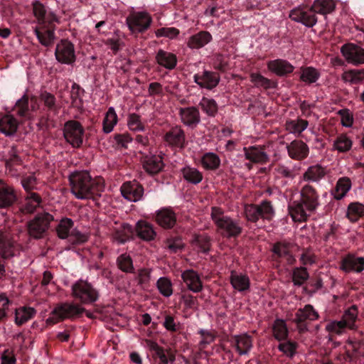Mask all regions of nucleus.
<instances>
[{
    "label": "nucleus",
    "instance_id": "obj_23",
    "mask_svg": "<svg viewBox=\"0 0 364 364\" xmlns=\"http://www.w3.org/2000/svg\"><path fill=\"white\" fill-rule=\"evenodd\" d=\"M156 220L164 228H173L176 223V215L170 208H163L156 212Z\"/></svg>",
    "mask_w": 364,
    "mask_h": 364
},
{
    "label": "nucleus",
    "instance_id": "obj_29",
    "mask_svg": "<svg viewBox=\"0 0 364 364\" xmlns=\"http://www.w3.org/2000/svg\"><path fill=\"white\" fill-rule=\"evenodd\" d=\"M212 40V36L208 31H200L191 36L187 46L191 49H199L204 47Z\"/></svg>",
    "mask_w": 364,
    "mask_h": 364
},
{
    "label": "nucleus",
    "instance_id": "obj_10",
    "mask_svg": "<svg viewBox=\"0 0 364 364\" xmlns=\"http://www.w3.org/2000/svg\"><path fill=\"white\" fill-rule=\"evenodd\" d=\"M56 60L63 64L71 65L76 59L74 45L68 40H61L56 46Z\"/></svg>",
    "mask_w": 364,
    "mask_h": 364
},
{
    "label": "nucleus",
    "instance_id": "obj_26",
    "mask_svg": "<svg viewBox=\"0 0 364 364\" xmlns=\"http://www.w3.org/2000/svg\"><path fill=\"white\" fill-rule=\"evenodd\" d=\"M136 232L137 236L144 241L154 240L156 232L153 225L144 220H139L136 225Z\"/></svg>",
    "mask_w": 364,
    "mask_h": 364
},
{
    "label": "nucleus",
    "instance_id": "obj_37",
    "mask_svg": "<svg viewBox=\"0 0 364 364\" xmlns=\"http://www.w3.org/2000/svg\"><path fill=\"white\" fill-rule=\"evenodd\" d=\"M326 174L324 168L318 164L309 166L303 173L302 178L305 181L318 182Z\"/></svg>",
    "mask_w": 364,
    "mask_h": 364
},
{
    "label": "nucleus",
    "instance_id": "obj_63",
    "mask_svg": "<svg viewBox=\"0 0 364 364\" xmlns=\"http://www.w3.org/2000/svg\"><path fill=\"white\" fill-rule=\"evenodd\" d=\"M119 268L125 272H132L134 269L132 259L127 254H122L117 258Z\"/></svg>",
    "mask_w": 364,
    "mask_h": 364
},
{
    "label": "nucleus",
    "instance_id": "obj_54",
    "mask_svg": "<svg viewBox=\"0 0 364 364\" xmlns=\"http://www.w3.org/2000/svg\"><path fill=\"white\" fill-rule=\"evenodd\" d=\"M199 106L209 117H214L218 112V104L213 99L203 97L199 102Z\"/></svg>",
    "mask_w": 364,
    "mask_h": 364
},
{
    "label": "nucleus",
    "instance_id": "obj_32",
    "mask_svg": "<svg viewBox=\"0 0 364 364\" xmlns=\"http://www.w3.org/2000/svg\"><path fill=\"white\" fill-rule=\"evenodd\" d=\"M309 122L303 119H289L285 123L286 130L295 136H300L301 133L307 129Z\"/></svg>",
    "mask_w": 364,
    "mask_h": 364
},
{
    "label": "nucleus",
    "instance_id": "obj_21",
    "mask_svg": "<svg viewBox=\"0 0 364 364\" xmlns=\"http://www.w3.org/2000/svg\"><path fill=\"white\" fill-rule=\"evenodd\" d=\"M179 114L181 122L190 127H195L200 121L199 111L194 107L181 108Z\"/></svg>",
    "mask_w": 364,
    "mask_h": 364
},
{
    "label": "nucleus",
    "instance_id": "obj_49",
    "mask_svg": "<svg viewBox=\"0 0 364 364\" xmlns=\"http://www.w3.org/2000/svg\"><path fill=\"white\" fill-rule=\"evenodd\" d=\"M73 225L74 223L72 219L68 218H63L56 228L58 237L61 239H68Z\"/></svg>",
    "mask_w": 364,
    "mask_h": 364
},
{
    "label": "nucleus",
    "instance_id": "obj_51",
    "mask_svg": "<svg viewBox=\"0 0 364 364\" xmlns=\"http://www.w3.org/2000/svg\"><path fill=\"white\" fill-rule=\"evenodd\" d=\"M132 227L129 224L124 223L119 229L116 230L114 237L119 243H124L132 237Z\"/></svg>",
    "mask_w": 364,
    "mask_h": 364
},
{
    "label": "nucleus",
    "instance_id": "obj_43",
    "mask_svg": "<svg viewBox=\"0 0 364 364\" xmlns=\"http://www.w3.org/2000/svg\"><path fill=\"white\" fill-rule=\"evenodd\" d=\"M36 310L32 307H20L16 309L15 322L20 326L32 318L36 314Z\"/></svg>",
    "mask_w": 364,
    "mask_h": 364
},
{
    "label": "nucleus",
    "instance_id": "obj_50",
    "mask_svg": "<svg viewBox=\"0 0 364 364\" xmlns=\"http://www.w3.org/2000/svg\"><path fill=\"white\" fill-rule=\"evenodd\" d=\"M146 347L151 351L155 353L156 355L159 358V364H168V360L162 347L152 340H145Z\"/></svg>",
    "mask_w": 364,
    "mask_h": 364
},
{
    "label": "nucleus",
    "instance_id": "obj_9",
    "mask_svg": "<svg viewBox=\"0 0 364 364\" xmlns=\"http://www.w3.org/2000/svg\"><path fill=\"white\" fill-rule=\"evenodd\" d=\"M289 18L296 22L301 23L306 27H313L317 23V17L311 7L299 6L293 9Z\"/></svg>",
    "mask_w": 364,
    "mask_h": 364
},
{
    "label": "nucleus",
    "instance_id": "obj_41",
    "mask_svg": "<svg viewBox=\"0 0 364 364\" xmlns=\"http://www.w3.org/2000/svg\"><path fill=\"white\" fill-rule=\"evenodd\" d=\"M200 163L204 169L213 171L220 167V159L213 152H207L202 156Z\"/></svg>",
    "mask_w": 364,
    "mask_h": 364
},
{
    "label": "nucleus",
    "instance_id": "obj_24",
    "mask_svg": "<svg viewBox=\"0 0 364 364\" xmlns=\"http://www.w3.org/2000/svg\"><path fill=\"white\" fill-rule=\"evenodd\" d=\"M244 154L246 159L254 163L265 164L269 161V156L262 147H245Z\"/></svg>",
    "mask_w": 364,
    "mask_h": 364
},
{
    "label": "nucleus",
    "instance_id": "obj_39",
    "mask_svg": "<svg viewBox=\"0 0 364 364\" xmlns=\"http://www.w3.org/2000/svg\"><path fill=\"white\" fill-rule=\"evenodd\" d=\"M358 308L355 305H353L344 311L341 320L348 329L355 330L357 328L355 322L358 319Z\"/></svg>",
    "mask_w": 364,
    "mask_h": 364
},
{
    "label": "nucleus",
    "instance_id": "obj_16",
    "mask_svg": "<svg viewBox=\"0 0 364 364\" xmlns=\"http://www.w3.org/2000/svg\"><path fill=\"white\" fill-rule=\"evenodd\" d=\"M181 278L188 290L198 293L203 289V282L198 274L193 269H186L181 273Z\"/></svg>",
    "mask_w": 364,
    "mask_h": 364
},
{
    "label": "nucleus",
    "instance_id": "obj_3",
    "mask_svg": "<svg viewBox=\"0 0 364 364\" xmlns=\"http://www.w3.org/2000/svg\"><path fill=\"white\" fill-rule=\"evenodd\" d=\"M211 218L217 226L219 233L225 237H235L242 232L240 223L228 215L217 207L212 208Z\"/></svg>",
    "mask_w": 364,
    "mask_h": 364
},
{
    "label": "nucleus",
    "instance_id": "obj_18",
    "mask_svg": "<svg viewBox=\"0 0 364 364\" xmlns=\"http://www.w3.org/2000/svg\"><path fill=\"white\" fill-rule=\"evenodd\" d=\"M194 81L200 87L211 90L218 85L220 77L215 73L204 71L202 75H195Z\"/></svg>",
    "mask_w": 364,
    "mask_h": 364
},
{
    "label": "nucleus",
    "instance_id": "obj_55",
    "mask_svg": "<svg viewBox=\"0 0 364 364\" xmlns=\"http://www.w3.org/2000/svg\"><path fill=\"white\" fill-rule=\"evenodd\" d=\"M156 287L160 294L165 297H169L173 294L172 282L167 277H160L156 282Z\"/></svg>",
    "mask_w": 364,
    "mask_h": 364
},
{
    "label": "nucleus",
    "instance_id": "obj_56",
    "mask_svg": "<svg viewBox=\"0 0 364 364\" xmlns=\"http://www.w3.org/2000/svg\"><path fill=\"white\" fill-rule=\"evenodd\" d=\"M320 73L314 68L306 67L301 69L300 78L306 83H314L319 78Z\"/></svg>",
    "mask_w": 364,
    "mask_h": 364
},
{
    "label": "nucleus",
    "instance_id": "obj_52",
    "mask_svg": "<svg viewBox=\"0 0 364 364\" xmlns=\"http://www.w3.org/2000/svg\"><path fill=\"white\" fill-rule=\"evenodd\" d=\"M273 173L276 178H287L292 180L296 176V172L294 170L289 166L284 164H277L273 170Z\"/></svg>",
    "mask_w": 364,
    "mask_h": 364
},
{
    "label": "nucleus",
    "instance_id": "obj_60",
    "mask_svg": "<svg viewBox=\"0 0 364 364\" xmlns=\"http://www.w3.org/2000/svg\"><path fill=\"white\" fill-rule=\"evenodd\" d=\"M289 248L290 245L289 243L278 242L274 245L272 252L280 257H287L288 260L291 262L293 258L291 255H289Z\"/></svg>",
    "mask_w": 364,
    "mask_h": 364
},
{
    "label": "nucleus",
    "instance_id": "obj_61",
    "mask_svg": "<svg viewBox=\"0 0 364 364\" xmlns=\"http://www.w3.org/2000/svg\"><path fill=\"white\" fill-rule=\"evenodd\" d=\"M309 278V273L304 267H296L292 273V280L294 285H302Z\"/></svg>",
    "mask_w": 364,
    "mask_h": 364
},
{
    "label": "nucleus",
    "instance_id": "obj_59",
    "mask_svg": "<svg viewBox=\"0 0 364 364\" xmlns=\"http://www.w3.org/2000/svg\"><path fill=\"white\" fill-rule=\"evenodd\" d=\"M41 100L48 110L53 112L55 114L58 113L59 108L56 105L55 97L53 95L48 92H43L41 95Z\"/></svg>",
    "mask_w": 364,
    "mask_h": 364
},
{
    "label": "nucleus",
    "instance_id": "obj_28",
    "mask_svg": "<svg viewBox=\"0 0 364 364\" xmlns=\"http://www.w3.org/2000/svg\"><path fill=\"white\" fill-rule=\"evenodd\" d=\"M143 167L150 174L158 173L164 167L162 157L156 155L146 156L143 161Z\"/></svg>",
    "mask_w": 364,
    "mask_h": 364
},
{
    "label": "nucleus",
    "instance_id": "obj_1",
    "mask_svg": "<svg viewBox=\"0 0 364 364\" xmlns=\"http://www.w3.org/2000/svg\"><path fill=\"white\" fill-rule=\"evenodd\" d=\"M320 206L319 194L315 187L304 185L300 190V199L290 202L289 213L294 222H306Z\"/></svg>",
    "mask_w": 364,
    "mask_h": 364
},
{
    "label": "nucleus",
    "instance_id": "obj_25",
    "mask_svg": "<svg viewBox=\"0 0 364 364\" xmlns=\"http://www.w3.org/2000/svg\"><path fill=\"white\" fill-rule=\"evenodd\" d=\"M230 282L232 288L240 292H243L250 289V281L247 275L232 271Z\"/></svg>",
    "mask_w": 364,
    "mask_h": 364
},
{
    "label": "nucleus",
    "instance_id": "obj_45",
    "mask_svg": "<svg viewBox=\"0 0 364 364\" xmlns=\"http://www.w3.org/2000/svg\"><path fill=\"white\" fill-rule=\"evenodd\" d=\"M347 328L341 320L330 321L325 326V330L329 333L328 341L332 340L333 335L341 336L345 333Z\"/></svg>",
    "mask_w": 364,
    "mask_h": 364
},
{
    "label": "nucleus",
    "instance_id": "obj_48",
    "mask_svg": "<svg viewBox=\"0 0 364 364\" xmlns=\"http://www.w3.org/2000/svg\"><path fill=\"white\" fill-rule=\"evenodd\" d=\"M363 215H364L363 204L354 202L348 205L346 216L351 222H356Z\"/></svg>",
    "mask_w": 364,
    "mask_h": 364
},
{
    "label": "nucleus",
    "instance_id": "obj_8",
    "mask_svg": "<svg viewBox=\"0 0 364 364\" xmlns=\"http://www.w3.org/2000/svg\"><path fill=\"white\" fill-rule=\"evenodd\" d=\"M126 22L132 33H143L149 28L152 18L146 11H136L130 14Z\"/></svg>",
    "mask_w": 364,
    "mask_h": 364
},
{
    "label": "nucleus",
    "instance_id": "obj_27",
    "mask_svg": "<svg viewBox=\"0 0 364 364\" xmlns=\"http://www.w3.org/2000/svg\"><path fill=\"white\" fill-rule=\"evenodd\" d=\"M353 146V140L347 134H338L333 141L332 151L338 153H346Z\"/></svg>",
    "mask_w": 364,
    "mask_h": 364
},
{
    "label": "nucleus",
    "instance_id": "obj_38",
    "mask_svg": "<svg viewBox=\"0 0 364 364\" xmlns=\"http://www.w3.org/2000/svg\"><path fill=\"white\" fill-rule=\"evenodd\" d=\"M236 350L240 355L247 354L252 347V338L247 334H241L235 336Z\"/></svg>",
    "mask_w": 364,
    "mask_h": 364
},
{
    "label": "nucleus",
    "instance_id": "obj_53",
    "mask_svg": "<svg viewBox=\"0 0 364 364\" xmlns=\"http://www.w3.org/2000/svg\"><path fill=\"white\" fill-rule=\"evenodd\" d=\"M193 245L198 252L206 253L210 247V237L205 234L197 235L193 240Z\"/></svg>",
    "mask_w": 364,
    "mask_h": 364
},
{
    "label": "nucleus",
    "instance_id": "obj_17",
    "mask_svg": "<svg viewBox=\"0 0 364 364\" xmlns=\"http://www.w3.org/2000/svg\"><path fill=\"white\" fill-rule=\"evenodd\" d=\"M267 66L270 72L278 76H284L291 73L294 69V67L290 63L280 58L268 61Z\"/></svg>",
    "mask_w": 364,
    "mask_h": 364
},
{
    "label": "nucleus",
    "instance_id": "obj_14",
    "mask_svg": "<svg viewBox=\"0 0 364 364\" xmlns=\"http://www.w3.org/2000/svg\"><path fill=\"white\" fill-rule=\"evenodd\" d=\"M289 156L297 161L305 159L309 154L308 145L301 140L295 139L287 145Z\"/></svg>",
    "mask_w": 364,
    "mask_h": 364
},
{
    "label": "nucleus",
    "instance_id": "obj_22",
    "mask_svg": "<svg viewBox=\"0 0 364 364\" xmlns=\"http://www.w3.org/2000/svg\"><path fill=\"white\" fill-rule=\"evenodd\" d=\"M34 33L39 42L45 46H50L55 38L54 28H53L52 24H44L36 26L34 28Z\"/></svg>",
    "mask_w": 364,
    "mask_h": 364
},
{
    "label": "nucleus",
    "instance_id": "obj_12",
    "mask_svg": "<svg viewBox=\"0 0 364 364\" xmlns=\"http://www.w3.org/2000/svg\"><path fill=\"white\" fill-rule=\"evenodd\" d=\"M33 12L39 25H50L58 21L56 15L53 11L48 10L44 5L38 1H36L33 3Z\"/></svg>",
    "mask_w": 364,
    "mask_h": 364
},
{
    "label": "nucleus",
    "instance_id": "obj_31",
    "mask_svg": "<svg viewBox=\"0 0 364 364\" xmlns=\"http://www.w3.org/2000/svg\"><path fill=\"white\" fill-rule=\"evenodd\" d=\"M156 60L159 65L168 70L173 69L177 63V58L174 54L162 49L158 50Z\"/></svg>",
    "mask_w": 364,
    "mask_h": 364
},
{
    "label": "nucleus",
    "instance_id": "obj_40",
    "mask_svg": "<svg viewBox=\"0 0 364 364\" xmlns=\"http://www.w3.org/2000/svg\"><path fill=\"white\" fill-rule=\"evenodd\" d=\"M272 334L279 341H285L289 335V330L284 320L277 318L272 324Z\"/></svg>",
    "mask_w": 364,
    "mask_h": 364
},
{
    "label": "nucleus",
    "instance_id": "obj_47",
    "mask_svg": "<svg viewBox=\"0 0 364 364\" xmlns=\"http://www.w3.org/2000/svg\"><path fill=\"white\" fill-rule=\"evenodd\" d=\"M342 78L345 82L350 84L361 83L364 81V68L346 71L343 74Z\"/></svg>",
    "mask_w": 364,
    "mask_h": 364
},
{
    "label": "nucleus",
    "instance_id": "obj_46",
    "mask_svg": "<svg viewBox=\"0 0 364 364\" xmlns=\"http://www.w3.org/2000/svg\"><path fill=\"white\" fill-rule=\"evenodd\" d=\"M41 203V198L38 194L29 193L26 198L22 210L26 213H32L40 205Z\"/></svg>",
    "mask_w": 364,
    "mask_h": 364
},
{
    "label": "nucleus",
    "instance_id": "obj_35",
    "mask_svg": "<svg viewBox=\"0 0 364 364\" xmlns=\"http://www.w3.org/2000/svg\"><path fill=\"white\" fill-rule=\"evenodd\" d=\"M181 174L186 181L194 185L200 183L203 178L202 172L191 166H184L181 169Z\"/></svg>",
    "mask_w": 364,
    "mask_h": 364
},
{
    "label": "nucleus",
    "instance_id": "obj_30",
    "mask_svg": "<svg viewBox=\"0 0 364 364\" xmlns=\"http://www.w3.org/2000/svg\"><path fill=\"white\" fill-rule=\"evenodd\" d=\"M318 318V312L311 305L307 304L304 308H301L297 310L294 322L299 324L306 321H316Z\"/></svg>",
    "mask_w": 364,
    "mask_h": 364
},
{
    "label": "nucleus",
    "instance_id": "obj_4",
    "mask_svg": "<svg viewBox=\"0 0 364 364\" xmlns=\"http://www.w3.org/2000/svg\"><path fill=\"white\" fill-rule=\"evenodd\" d=\"M85 311V309L80 304L75 303H63L57 306L47 318L48 324H55L67 318L77 317Z\"/></svg>",
    "mask_w": 364,
    "mask_h": 364
},
{
    "label": "nucleus",
    "instance_id": "obj_64",
    "mask_svg": "<svg viewBox=\"0 0 364 364\" xmlns=\"http://www.w3.org/2000/svg\"><path fill=\"white\" fill-rule=\"evenodd\" d=\"M259 207L257 205L250 204L245 207V214L247 220L250 222H257L261 218Z\"/></svg>",
    "mask_w": 364,
    "mask_h": 364
},
{
    "label": "nucleus",
    "instance_id": "obj_42",
    "mask_svg": "<svg viewBox=\"0 0 364 364\" xmlns=\"http://www.w3.org/2000/svg\"><path fill=\"white\" fill-rule=\"evenodd\" d=\"M118 117L114 107H110L106 112L102 122V130L105 133L109 134L114 129L117 124Z\"/></svg>",
    "mask_w": 364,
    "mask_h": 364
},
{
    "label": "nucleus",
    "instance_id": "obj_62",
    "mask_svg": "<svg viewBox=\"0 0 364 364\" xmlns=\"http://www.w3.org/2000/svg\"><path fill=\"white\" fill-rule=\"evenodd\" d=\"M15 112L20 117L28 116V97L26 95L17 100L15 106Z\"/></svg>",
    "mask_w": 364,
    "mask_h": 364
},
{
    "label": "nucleus",
    "instance_id": "obj_2",
    "mask_svg": "<svg viewBox=\"0 0 364 364\" xmlns=\"http://www.w3.org/2000/svg\"><path fill=\"white\" fill-rule=\"evenodd\" d=\"M71 193L80 200L100 196L103 186L100 179L92 178L87 171H76L69 175Z\"/></svg>",
    "mask_w": 364,
    "mask_h": 364
},
{
    "label": "nucleus",
    "instance_id": "obj_20",
    "mask_svg": "<svg viewBox=\"0 0 364 364\" xmlns=\"http://www.w3.org/2000/svg\"><path fill=\"white\" fill-rule=\"evenodd\" d=\"M341 268L347 272H361L364 269V257L348 255L342 259Z\"/></svg>",
    "mask_w": 364,
    "mask_h": 364
},
{
    "label": "nucleus",
    "instance_id": "obj_19",
    "mask_svg": "<svg viewBox=\"0 0 364 364\" xmlns=\"http://www.w3.org/2000/svg\"><path fill=\"white\" fill-rule=\"evenodd\" d=\"M16 200V195L13 187L0 180V208L12 205Z\"/></svg>",
    "mask_w": 364,
    "mask_h": 364
},
{
    "label": "nucleus",
    "instance_id": "obj_5",
    "mask_svg": "<svg viewBox=\"0 0 364 364\" xmlns=\"http://www.w3.org/2000/svg\"><path fill=\"white\" fill-rule=\"evenodd\" d=\"M72 295L82 304H90L99 298V292L90 284L80 280L72 286Z\"/></svg>",
    "mask_w": 364,
    "mask_h": 364
},
{
    "label": "nucleus",
    "instance_id": "obj_11",
    "mask_svg": "<svg viewBox=\"0 0 364 364\" xmlns=\"http://www.w3.org/2000/svg\"><path fill=\"white\" fill-rule=\"evenodd\" d=\"M345 60L350 64L358 65L364 64V48L354 43H346L341 48Z\"/></svg>",
    "mask_w": 364,
    "mask_h": 364
},
{
    "label": "nucleus",
    "instance_id": "obj_6",
    "mask_svg": "<svg viewBox=\"0 0 364 364\" xmlns=\"http://www.w3.org/2000/svg\"><path fill=\"white\" fill-rule=\"evenodd\" d=\"M85 130L82 124L75 120H69L64 124L63 136L73 147H80L83 141Z\"/></svg>",
    "mask_w": 364,
    "mask_h": 364
},
{
    "label": "nucleus",
    "instance_id": "obj_13",
    "mask_svg": "<svg viewBox=\"0 0 364 364\" xmlns=\"http://www.w3.org/2000/svg\"><path fill=\"white\" fill-rule=\"evenodd\" d=\"M122 196L132 202H136L141 199L144 194L142 186L136 181L123 183L121 187Z\"/></svg>",
    "mask_w": 364,
    "mask_h": 364
},
{
    "label": "nucleus",
    "instance_id": "obj_36",
    "mask_svg": "<svg viewBox=\"0 0 364 364\" xmlns=\"http://www.w3.org/2000/svg\"><path fill=\"white\" fill-rule=\"evenodd\" d=\"M311 8L315 14L326 15L334 11L336 3L333 0H314Z\"/></svg>",
    "mask_w": 364,
    "mask_h": 364
},
{
    "label": "nucleus",
    "instance_id": "obj_34",
    "mask_svg": "<svg viewBox=\"0 0 364 364\" xmlns=\"http://www.w3.org/2000/svg\"><path fill=\"white\" fill-rule=\"evenodd\" d=\"M352 186L351 181L348 177L340 178L335 186L334 190L332 191V195L336 200L343 198L347 193L350 190Z\"/></svg>",
    "mask_w": 364,
    "mask_h": 364
},
{
    "label": "nucleus",
    "instance_id": "obj_7",
    "mask_svg": "<svg viewBox=\"0 0 364 364\" xmlns=\"http://www.w3.org/2000/svg\"><path fill=\"white\" fill-rule=\"evenodd\" d=\"M53 220V215L48 213L37 215L35 218L28 224L29 235L35 239L41 238L48 230L50 223Z\"/></svg>",
    "mask_w": 364,
    "mask_h": 364
},
{
    "label": "nucleus",
    "instance_id": "obj_58",
    "mask_svg": "<svg viewBox=\"0 0 364 364\" xmlns=\"http://www.w3.org/2000/svg\"><path fill=\"white\" fill-rule=\"evenodd\" d=\"M250 80L257 87L268 89L274 87V82L259 73H252Z\"/></svg>",
    "mask_w": 364,
    "mask_h": 364
},
{
    "label": "nucleus",
    "instance_id": "obj_33",
    "mask_svg": "<svg viewBox=\"0 0 364 364\" xmlns=\"http://www.w3.org/2000/svg\"><path fill=\"white\" fill-rule=\"evenodd\" d=\"M18 126V121L12 115H5L0 119V132L6 136L14 134Z\"/></svg>",
    "mask_w": 364,
    "mask_h": 364
},
{
    "label": "nucleus",
    "instance_id": "obj_15",
    "mask_svg": "<svg viewBox=\"0 0 364 364\" xmlns=\"http://www.w3.org/2000/svg\"><path fill=\"white\" fill-rule=\"evenodd\" d=\"M164 140L172 147L183 149L186 144L185 133L180 127L176 126L166 133Z\"/></svg>",
    "mask_w": 364,
    "mask_h": 364
},
{
    "label": "nucleus",
    "instance_id": "obj_44",
    "mask_svg": "<svg viewBox=\"0 0 364 364\" xmlns=\"http://www.w3.org/2000/svg\"><path fill=\"white\" fill-rule=\"evenodd\" d=\"M146 120H142L141 116L136 113H131L127 117V126L132 132H144L146 127Z\"/></svg>",
    "mask_w": 364,
    "mask_h": 364
},
{
    "label": "nucleus",
    "instance_id": "obj_57",
    "mask_svg": "<svg viewBox=\"0 0 364 364\" xmlns=\"http://www.w3.org/2000/svg\"><path fill=\"white\" fill-rule=\"evenodd\" d=\"M259 207V210L260 213L261 218L271 220L274 216L275 211L274 208L272 204V203L269 200H263L261 202L259 205H257Z\"/></svg>",
    "mask_w": 364,
    "mask_h": 364
}]
</instances>
